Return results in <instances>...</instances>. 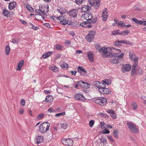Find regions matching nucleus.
<instances>
[{"mask_svg":"<svg viewBox=\"0 0 146 146\" xmlns=\"http://www.w3.org/2000/svg\"><path fill=\"white\" fill-rule=\"evenodd\" d=\"M95 47L98 51L102 52V55L103 57H108L112 53V50L109 48H101V46L98 44L95 45Z\"/></svg>","mask_w":146,"mask_h":146,"instance_id":"1","label":"nucleus"},{"mask_svg":"<svg viewBox=\"0 0 146 146\" xmlns=\"http://www.w3.org/2000/svg\"><path fill=\"white\" fill-rule=\"evenodd\" d=\"M143 71L141 68L137 64H133L131 73L132 76L135 75H140L143 73Z\"/></svg>","mask_w":146,"mask_h":146,"instance_id":"2","label":"nucleus"},{"mask_svg":"<svg viewBox=\"0 0 146 146\" xmlns=\"http://www.w3.org/2000/svg\"><path fill=\"white\" fill-rule=\"evenodd\" d=\"M48 10V5H42L39 7V9H36L35 12L36 13L44 15H46V13Z\"/></svg>","mask_w":146,"mask_h":146,"instance_id":"3","label":"nucleus"},{"mask_svg":"<svg viewBox=\"0 0 146 146\" xmlns=\"http://www.w3.org/2000/svg\"><path fill=\"white\" fill-rule=\"evenodd\" d=\"M50 124L49 123H42L39 127V131L42 133H45L48 130Z\"/></svg>","mask_w":146,"mask_h":146,"instance_id":"4","label":"nucleus"},{"mask_svg":"<svg viewBox=\"0 0 146 146\" xmlns=\"http://www.w3.org/2000/svg\"><path fill=\"white\" fill-rule=\"evenodd\" d=\"M127 125L129 129L133 133H137L139 128L135 124L132 122H129L127 123Z\"/></svg>","mask_w":146,"mask_h":146,"instance_id":"5","label":"nucleus"},{"mask_svg":"<svg viewBox=\"0 0 146 146\" xmlns=\"http://www.w3.org/2000/svg\"><path fill=\"white\" fill-rule=\"evenodd\" d=\"M96 34V31L94 30L90 31L88 35L86 36V39L88 42H91L93 40Z\"/></svg>","mask_w":146,"mask_h":146,"instance_id":"6","label":"nucleus"},{"mask_svg":"<svg viewBox=\"0 0 146 146\" xmlns=\"http://www.w3.org/2000/svg\"><path fill=\"white\" fill-rule=\"evenodd\" d=\"M102 87L99 88L98 90L99 92L102 94H110L111 93L110 90L108 88L105 87V85L102 86Z\"/></svg>","mask_w":146,"mask_h":146,"instance_id":"7","label":"nucleus"},{"mask_svg":"<svg viewBox=\"0 0 146 146\" xmlns=\"http://www.w3.org/2000/svg\"><path fill=\"white\" fill-rule=\"evenodd\" d=\"M107 102V99L104 98H102L100 99L96 100L95 101L96 103L101 106H104L106 105Z\"/></svg>","mask_w":146,"mask_h":146,"instance_id":"8","label":"nucleus"},{"mask_svg":"<svg viewBox=\"0 0 146 146\" xmlns=\"http://www.w3.org/2000/svg\"><path fill=\"white\" fill-rule=\"evenodd\" d=\"M82 17L84 18L88 21H90L93 18L92 15L90 12H87L84 13L82 16Z\"/></svg>","mask_w":146,"mask_h":146,"instance_id":"9","label":"nucleus"},{"mask_svg":"<svg viewBox=\"0 0 146 146\" xmlns=\"http://www.w3.org/2000/svg\"><path fill=\"white\" fill-rule=\"evenodd\" d=\"M74 98L77 100L81 101L83 102H84L86 100V99L82 95L79 94L75 95Z\"/></svg>","mask_w":146,"mask_h":146,"instance_id":"10","label":"nucleus"},{"mask_svg":"<svg viewBox=\"0 0 146 146\" xmlns=\"http://www.w3.org/2000/svg\"><path fill=\"white\" fill-rule=\"evenodd\" d=\"M131 68L130 64H123L122 67V71L123 72L129 71Z\"/></svg>","mask_w":146,"mask_h":146,"instance_id":"11","label":"nucleus"},{"mask_svg":"<svg viewBox=\"0 0 146 146\" xmlns=\"http://www.w3.org/2000/svg\"><path fill=\"white\" fill-rule=\"evenodd\" d=\"M77 83L79 86H82L86 88H89L90 86V85H89L88 83L81 81H78L77 82Z\"/></svg>","mask_w":146,"mask_h":146,"instance_id":"12","label":"nucleus"},{"mask_svg":"<svg viewBox=\"0 0 146 146\" xmlns=\"http://www.w3.org/2000/svg\"><path fill=\"white\" fill-rule=\"evenodd\" d=\"M44 139V138L42 136L38 135L36 136L35 141L37 144H39L43 142Z\"/></svg>","mask_w":146,"mask_h":146,"instance_id":"13","label":"nucleus"},{"mask_svg":"<svg viewBox=\"0 0 146 146\" xmlns=\"http://www.w3.org/2000/svg\"><path fill=\"white\" fill-rule=\"evenodd\" d=\"M124 55V53H121V54H119L117 53H113L112 51V53L111 55L109 57H111L112 56L117 57L118 59H121L123 58V56ZM109 57V56L108 57Z\"/></svg>","mask_w":146,"mask_h":146,"instance_id":"14","label":"nucleus"},{"mask_svg":"<svg viewBox=\"0 0 146 146\" xmlns=\"http://www.w3.org/2000/svg\"><path fill=\"white\" fill-rule=\"evenodd\" d=\"M64 144L68 146H72L73 144V140L71 139L68 138L63 141Z\"/></svg>","mask_w":146,"mask_h":146,"instance_id":"15","label":"nucleus"},{"mask_svg":"<svg viewBox=\"0 0 146 146\" xmlns=\"http://www.w3.org/2000/svg\"><path fill=\"white\" fill-rule=\"evenodd\" d=\"M68 14L70 15L73 17H76L77 15V11L75 9L70 10L68 12Z\"/></svg>","mask_w":146,"mask_h":146,"instance_id":"16","label":"nucleus"},{"mask_svg":"<svg viewBox=\"0 0 146 146\" xmlns=\"http://www.w3.org/2000/svg\"><path fill=\"white\" fill-rule=\"evenodd\" d=\"M78 72L80 73L81 74L84 75L87 72L84 69V67L78 66Z\"/></svg>","mask_w":146,"mask_h":146,"instance_id":"17","label":"nucleus"},{"mask_svg":"<svg viewBox=\"0 0 146 146\" xmlns=\"http://www.w3.org/2000/svg\"><path fill=\"white\" fill-rule=\"evenodd\" d=\"M57 11L61 14H63L66 13V10L62 6L58 7L57 9Z\"/></svg>","mask_w":146,"mask_h":146,"instance_id":"18","label":"nucleus"},{"mask_svg":"<svg viewBox=\"0 0 146 146\" xmlns=\"http://www.w3.org/2000/svg\"><path fill=\"white\" fill-rule=\"evenodd\" d=\"M16 6L17 4L15 2H11L9 4L8 7L11 10L14 9Z\"/></svg>","mask_w":146,"mask_h":146,"instance_id":"19","label":"nucleus"},{"mask_svg":"<svg viewBox=\"0 0 146 146\" xmlns=\"http://www.w3.org/2000/svg\"><path fill=\"white\" fill-rule=\"evenodd\" d=\"M93 84L99 89L100 87H101L102 86H104V84L102 83H100L98 81H94L93 82Z\"/></svg>","mask_w":146,"mask_h":146,"instance_id":"20","label":"nucleus"},{"mask_svg":"<svg viewBox=\"0 0 146 146\" xmlns=\"http://www.w3.org/2000/svg\"><path fill=\"white\" fill-rule=\"evenodd\" d=\"M49 69L54 72H57L58 70V68L54 64H51L49 67Z\"/></svg>","mask_w":146,"mask_h":146,"instance_id":"21","label":"nucleus"},{"mask_svg":"<svg viewBox=\"0 0 146 146\" xmlns=\"http://www.w3.org/2000/svg\"><path fill=\"white\" fill-rule=\"evenodd\" d=\"M107 112L109 113L110 115L113 117V118L115 119L117 117L115 115L114 111L111 110H108L107 111Z\"/></svg>","mask_w":146,"mask_h":146,"instance_id":"22","label":"nucleus"},{"mask_svg":"<svg viewBox=\"0 0 146 146\" xmlns=\"http://www.w3.org/2000/svg\"><path fill=\"white\" fill-rule=\"evenodd\" d=\"M53 100V98L52 96L48 95L46 96L45 101L46 102L50 103L52 102Z\"/></svg>","mask_w":146,"mask_h":146,"instance_id":"23","label":"nucleus"},{"mask_svg":"<svg viewBox=\"0 0 146 146\" xmlns=\"http://www.w3.org/2000/svg\"><path fill=\"white\" fill-rule=\"evenodd\" d=\"M108 12H106V13H104V12L102 13V19L104 21H106L107 19V18L108 17Z\"/></svg>","mask_w":146,"mask_h":146,"instance_id":"24","label":"nucleus"},{"mask_svg":"<svg viewBox=\"0 0 146 146\" xmlns=\"http://www.w3.org/2000/svg\"><path fill=\"white\" fill-rule=\"evenodd\" d=\"M52 54V52H48L43 54L42 56L43 58H46L50 56Z\"/></svg>","mask_w":146,"mask_h":146,"instance_id":"25","label":"nucleus"},{"mask_svg":"<svg viewBox=\"0 0 146 146\" xmlns=\"http://www.w3.org/2000/svg\"><path fill=\"white\" fill-rule=\"evenodd\" d=\"M3 14L5 16L9 17L10 16L9 14L10 12H9L8 11L6 10L5 9H4L3 11Z\"/></svg>","mask_w":146,"mask_h":146,"instance_id":"26","label":"nucleus"},{"mask_svg":"<svg viewBox=\"0 0 146 146\" xmlns=\"http://www.w3.org/2000/svg\"><path fill=\"white\" fill-rule=\"evenodd\" d=\"M88 59L91 62H93L94 59L93 58V55L91 53H89L88 54Z\"/></svg>","mask_w":146,"mask_h":146,"instance_id":"27","label":"nucleus"},{"mask_svg":"<svg viewBox=\"0 0 146 146\" xmlns=\"http://www.w3.org/2000/svg\"><path fill=\"white\" fill-rule=\"evenodd\" d=\"M110 61L111 63L113 64H117L119 63V61L118 60L115 59H111Z\"/></svg>","mask_w":146,"mask_h":146,"instance_id":"28","label":"nucleus"},{"mask_svg":"<svg viewBox=\"0 0 146 146\" xmlns=\"http://www.w3.org/2000/svg\"><path fill=\"white\" fill-rule=\"evenodd\" d=\"M129 55L130 60H133L135 56V54L132 52H130L129 53Z\"/></svg>","mask_w":146,"mask_h":146,"instance_id":"29","label":"nucleus"},{"mask_svg":"<svg viewBox=\"0 0 146 146\" xmlns=\"http://www.w3.org/2000/svg\"><path fill=\"white\" fill-rule=\"evenodd\" d=\"M101 0H95V8H98L100 5V3Z\"/></svg>","mask_w":146,"mask_h":146,"instance_id":"30","label":"nucleus"},{"mask_svg":"<svg viewBox=\"0 0 146 146\" xmlns=\"http://www.w3.org/2000/svg\"><path fill=\"white\" fill-rule=\"evenodd\" d=\"M119 42H120V44H121V43H125L126 44H132V43L131 42H130L129 41H127L126 40H119Z\"/></svg>","mask_w":146,"mask_h":146,"instance_id":"31","label":"nucleus"},{"mask_svg":"<svg viewBox=\"0 0 146 146\" xmlns=\"http://www.w3.org/2000/svg\"><path fill=\"white\" fill-rule=\"evenodd\" d=\"M60 125L61 127L64 129H66L67 127V124L65 122L61 123Z\"/></svg>","mask_w":146,"mask_h":146,"instance_id":"32","label":"nucleus"},{"mask_svg":"<svg viewBox=\"0 0 146 146\" xmlns=\"http://www.w3.org/2000/svg\"><path fill=\"white\" fill-rule=\"evenodd\" d=\"M121 33L119 32V30H117L113 31L111 32V34L112 35L115 36L117 35H121Z\"/></svg>","mask_w":146,"mask_h":146,"instance_id":"33","label":"nucleus"},{"mask_svg":"<svg viewBox=\"0 0 146 146\" xmlns=\"http://www.w3.org/2000/svg\"><path fill=\"white\" fill-rule=\"evenodd\" d=\"M88 24V21H85L82 23H81L80 24V26L82 27H86L87 26V24Z\"/></svg>","mask_w":146,"mask_h":146,"instance_id":"34","label":"nucleus"},{"mask_svg":"<svg viewBox=\"0 0 146 146\" xmlns=\"http://www.w3.org/2000/svg\"><path fill=\"white\" fill-rule=\"evenodd\" d=\"M103 83L104 84H105L107 85H109L110 84V81L109 79H105L102 81Z\"/></svg>","mask_w":146,"mask_h":146,"instance_id":"35","label":"nucleus"},{"mask_svg":"<svg viewBox=\"0 0 146 146\" xmlns=\"http://www.w3.org/2000/svg\"><path fill=\"white\" fill-rule=\"evenodd\" d=\"M20 39L19 38H13L11 41V42L14 44L17 43L19 41Z\"/></svg>","mask_w":146,"mask_h":146,"instance_id":"36","label":"nucleus"},{"mask_svg":"<svg viewBox=\"0 0 146 146\" xmlns=\"http://www.w3.org/2000/svg\"><path fill=\"white\" fill-rule=\"evenodd\" d=\"M60 23L63 25H66L68 23V21L63 19V20L60 21Z\"/></svg>","mask_w":146,"mask_h":146,"instance_id":"37","label":"nucleus"},{"mask_svg":"<svg viewBox=\"0 0 146 146\" xmlns=\"http://www.w3.org/2000/svg\"><path fill=\"white\" fill-rule=\"evenodd\" d=\"M10 50V48L9 45L6 46L5 50V52L8 55L9 54Z\"/></svg>","mask_w":146,"mask_h":146,"instance_id":"38","label":"nucleus"},{"mask_svg":"<svg viewBox=\"0 0 146 146\" xmlns=\"http://www.w3.org/2000/svg\"><path fill=\"white\" fill-rule=\"evenodd\" d=\"M113 44L114 45L117 46H121V44H120L119 40H117L115 42L113 43Z\"/></svg>","mask_w":146,"mask_h":146,"instance_id":"39","label":"nucleus"},{"mask_svg":"<svg viewBox=\"0 0 146 146\" xmlns=\"http://www.w3.org/2000/svg\"><path fill=\"white\" fill-rule=\"evenodd\" d=\"M27 9L31 12H33L34 11L33 9L29 5L27 6Z\"/></svg>","mask_w":146,"mask_h":146,"instance_id":"40","label":"nucleus"},{"mask_svg":"<svg viewBox=\"0 0 146 146\" xmlns=\"http://www.w3.org/2000/svg\"><path fill=\"white\" fill-rule=\"evenodd\" d=\"M113 133L114 137L116 138H117L118 136L117 131L116 130H114Z\"/></svg>","mask_w":146,"mask_h":146,"instance_id":"41","label":"nucleus"},{"mask_svg":"<svg viewBox=\"0 0 146 146\" xmlns=\"http://www.w3.org/2000/svg\"><path fill=\"white\" fill-rule=\"evenodd\" d=\"M131 106L133 109L135 110L137 108V104L135 103L134 102H133Z\"/></svg>","mask_w":146,"mask_h":146,"instance_id":"42","label":"nucleus"},{"mask_svg":"<svg viewBox=\"0 0 146 146\" xmlns=\"http://www.w3.org/2000/svg\"><path fill=\"white\" fill-rule=\"evenodd\" d=\"M83 0H75V3L78 5H81L83 2Z\"/></svg>","mask_w":146,"mask_h":146,"instance_id":"43","label":"nucleus"},{"mask_svg":"<svg viewBox=\"0 0 146 146\" xmlns=\"http://www.w3.org/2000/svg\"><path fill=\"white\" fill-rule=\"evenodd\" d=\"M61 67L63 69H67L68 68V64H61Z\"/></svg>","mask_w":146,"mask_h":146,"instance_id":"44","label":"nucleus"},{"mask_svg":"<svg viewBox=\"0 0 146 146\" xmlns=\"http://www.w3.org/2000/svg\"><path fill=\"white\" fill-rule=\"evenodd\" d=\"M65 114V112H63L62 113H58L56 114L55 115V116L56 117H58L60 116H63Z\"/></svg>","mask_w":146,"mask_h":146,"instance_id":"45","label":"nucleus"},{"mask_svg":"<svg viewBox=\"0 0 146 146\" xmlns=\"http://www.w3.org/2000/svg\"><path fill=\"white\" fill-rule=\"evenodd\" d=\"M94 121L92 120H91L89 122V126L91 127H92L93 126L94 124Z\"/></svg>","mask_w":146,"mask_h":146,"instance_id":"46","label":"nucleus"},{"mask_svg":"<svg viewBox=\"0 0 146 146\" xmlns=\"http://www.w3.org/2000/svg\"><path fill=\"white\" fill-rule=\"evenodd\" d=\"M23 64H18V65L16 68V70L19 71L20 70L22 66H23Z\"/></svg>","mask_w":146,"mask_h":146,"instance_id":"47","label":"nucleus"},{"mask_svg":"<svg viewBox=\"0 0 146 146\" xmlns=\"http://www.w3.org/2000/svg\"><path fill=\"white\" fill-rule=\"evenodd\" d=\"M55 47L56 49L57 50L62 49V46L58 44L56 45Z\"/></svg>","mask_w":146,"mask_h":146,"instance_id":"48","label":"nucleus"},{"mask_svg":"<svg viewBox=\"0 0 146 146\" xmlns=\"http://www.w3.org/2000/svg\"><path fill=\"white\" fill-rule=\"evenodd\" d=\"M87 6L86 5L84 6L83 7H82V11L84 12H86L87 11Z\"/></svg>","mask_w":146,"mask_h":146,"instance_id":"49","label":"nucleus"},{"mask_svg":"<svg viewBox=\"0 0 146 146\" xmlns=\"http://www.w3.org/2000/svg\"><path fill=\"white\" fill-rule=\"evenodd\" d=\"M129 33V31L128 30H126L123 31L121 33V35L123 34H125L126 35H127Z\"/></svg>","mask_w":146,"mask_h":146,"instance_id":"50","label":"nucleus"},{"mask_svg":"<svg viewBox=\"0 0 146 146\" xmlns=\"http://www.w3.org/2000/svg\"><path fill=\"white\" fill-rule=\"evenodd\" d=\"M20 104L23 106H25V100L23 99L21 100L20 102Z\"/></svg>","mask_w":146,"mask_h":146,"instance_id":"51","label":"nucleus"},{"mask_svg":"<svg viewBox=\"0 0 146 146\" xmlns=\"http://www.w3.org/2000/svg\"><path fill=\"white\" fill-rule=\"evenodd\" d=\"M35 18L36 19L37 18H38V17L42 18L43 19H44V17L41 15H35Z\"/></svg>","mask_w":146,"mask_h":146,"instance_id":"52","label":"nucleus"},{"mask_svg":"<svg viewBox=\"0 0 146 146\" xmlns=\"http://www.w3.org/2000/svg\"><path fill=\"white\" fill-rule=\"evenodd\" d=\"M44 115L43 114H39L37 117V118L38 119H41L43 117Z\"/></svg>","mask_w":146,"mask_h":146,"instance_id":"53","label":"nucleus"},{"mask_svg":"<svg viewBox=\"0 0 146 146\" xmlns=\"http://www.w3.org/2000/svg\"><path fill=\"white\" fill-rule=\"evenodd\" d=\"M88 24H87V26L86 27H89L91 28L92 27V26L91 24L92 23H91V21H88Z\"/></svg>","mask_w":146,"mask_h":146,"instance_id":"54","label":"nucleus"},{"mask_svg":"<svg viewBox=\"0 0 146 146\" xmlns=\"http://www.w3.org/2000/svg\"><path fill=\"white\" fill-rule=\"evenodd\" d=\"M97 19L96 18H95L93 20H90L91 22L93 23H96L97 21Z\"/></svg>","mask_w":146,"mask_h":146,"instance_id":"55","label":"nucleus"},{"mask_svg":"<svg viewBox=\"0 0 146 146\" xmlns=\"http://www.w3.org/2000/svg\"><path fill=\"white\" fill-rule=\"evenodd\" d=\"M139 58L135 56V57L133 59V60H132V61H134L135 62H136L138 60Z\"/></svg>","mask_w":146,"mask_h":146,"instance_id":"56","label":"nucleus"},{"mask_svg":"<svg viewBox=\"0 0 146 146\" xmlns=\"http://www.w3.org/2000/svg\"><path fill=\"white\" fill-rule=\"evenodd\" d=\"M103 131V133L104 134H108L110 133V131L107 129H106L104 130Z\"/></svg>","mask_w":146,"mask_h":146,"instance_id":"57","label":"nucleus"},{"mask_svg":"<svg viewBox=\"0 0 146 146\" xmlns=\"http://www.w3.org/2000/svg\"><path fill=\"white\" fill-rule=\"evenodd\" d=\"M51 91L50 90H45L44 91V92L46 94H49L50 93Z\"/></svg>","mask_w":146,"mask_h":146,"instance_id":"58","label":"nucleus"},{"mask_svg":"<svg viewBox=\"0 0 146 146\" xmlns=\"http://www.w3.org/2000/svg\"><path fill=\"white\" fill-rule=\"evenodd\" d=\"M100 125L101 126L102 128H105V125H106L104 123L101 122L100 123Z\"/></svg>","mask_w":146,"mask_h":146,"instance_id":"59","label":"nucleus"},{"mask_svg":"<svg viewBox=\"0 0 146 146\" xmlns=\"http://www.w3.org/2000/svg\"><path fill=\"white\" fill-rule=\"evenodd\" d=\"M54 110L53 109L50 108L48 110V111L49 112L52 113L54 111Z\"/></svg>","mask_w":146,"mask_h":146,"instance_id":"60","label":"nucleus"},{"mask_svg":"<svg viewBox=\"0 0 146 146\" xmlns=\"http://www.w3.org/2000/svg\"><path fill=\"white\" fill-rule=\"evenodd\" d=\"M71 72L72 75L75 76L77 72L75 71H71Z\"/></svg>","mask_w":146,"mask_h":146,"instance_id":"61","label":"nucleus"},{"mask_svg":"<svg viewBox=\"0 0 146 146\" xmlns=\"http://www.w3.org/2000/svg\"><path fill=\"white\" fill-rule=\"evenodd\" d=\"M20 21L21 22V23L24 25H25L27 24L26 22L24 20H20Z\"/></svg>","mask_w":146,"mask_h":146,"instance_id":"62","label":"nucleus"},{"mask_svg":"<svg viewBox=\"0 0 146 146\" xmlns=\"http://www.w3.org/2000/svg\"><path fill=\"white\" fill-rule=\"evenodd\" d=\"M108 138L110 140V141L113 142H114V140L112 138V137L111 136H109L108 137Z\"/></svg>","mask_w":146,"mask_h":146,"instance_id":"63","label":"nucleus"},{"mask_svg":"<svg viewBox=\"0 0 146 146\" xmlns=\"http://www.w3.org/2000/svg\"><path fill=\"white\" fill-rule=\"evenodd\" d=\"M132 20L134 21L135 23H136L138 24V20L137 19H136L133 18L132 19Z\"/></svg>","mask_w":146,"mask_h":146,"instance_id":"64","label":"nucleus"}]
</instances>
